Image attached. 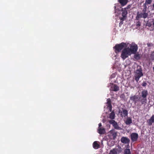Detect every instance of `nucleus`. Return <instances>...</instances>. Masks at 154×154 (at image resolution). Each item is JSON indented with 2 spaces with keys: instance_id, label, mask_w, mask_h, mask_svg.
Returning a JSON list of instances; mask_svg holds the SVG:
<instances>
[{
  "instance_id": "1",
  "label": "nucleus",
  "mask_w": 154,
  "mask_h": 154,
  "mask_svg": "<svg viewBox=\"0 0 154 154\" xmlns=\"http://www.w3.org/2000/svg\"><path fill=\"white\" fill-rule=\"evenodd\" d=\"M143 75V74L142 72V69L141 66H138L137 69L136 70L135 73V79L137 82H138L139 79Z\"/></svg>"
},
{
  "instance_id": "2",
  "label": "nucleus",
  "mask_w": 154,
  "mask_h": 154,
  "mask_svg": "<svg viewBox=\"0 0 154 154\" xmlns=\"http://www.w3.org/2000/svg\"><path fill=\"white\" fill-rule=\"evenodd\" d=\"M127 45L125 43L122 42L119 44H117L116 45L113 47L115 49V52L117 53L121 51L122 49L124 47H127Z\"/></svg>"
},
{
  "instance_id": "3",
  "label": "nucleus",
  "mask_w": 154,
  "mask_h": 154,
  "mask_svg": "<svg viewBox=\"0 0 154 154\" xmlns=\"http://www.w3.org/2000/svg\"><path fill=\"white\" fill-rule=\"evenodd\" d=\"M131 54V53L128 48H125L122 50L121 57L122 59L124 60Z\"/></svg>"
},
{
  "instance_id": "4",
  "label": "nucleus",
  "mask_w": 154,
  "mask_h": 154,
  "mask_svg": "<svg viewBox=\"0 0 154 154\" xmlns=\"http://www.w3.org/2000/svg\"><path fill=\"white\" fill-rule=\"evenodd\" d=\"M148 16V14L147 12H139L137 13V15L136 17V19L137 20H139L140 18H143L144 19L146 18Z\"/></svg>"
},
{
  "instance_id": "5",
  "label": "nucleus",
  "mask_w": 154,
  "mask_h": 154,
  "mask_svg": "<svg viewBox=\"0 0 154 154\" xmlns=\"http://www.w3.org/2000/svg\"><path fill=\"white\" fill-rule=\"evenodd\" d=\"M139 97L138 95H134L130 97V100L134 102L135 105L138 106H141L140 103H138Z\"/></svg>"
},
{
  "instance_id": "6",
  "label": "nucleus",
  "mask_w": 154,
  "mask_h": 154,
  "mask_svg": "<svg viewBox=\"0 0 154 154\" xmlns=\"http://www.w3.org/2000/svg\"><path fill=\"white\" fill-rule=\"evenodd\" d=\"M131 54H135L138 50V46L137 44H134L130 46V48H127Z\"/></svg>"
},
{
  "instance_id": "7",
  "label": "nucleus",
  "mask_w": 154,
  "mask_h": 154,
  "mask_svg": "<svg viewBox=\"0 0 154 154\" xmlns=\"http://www.w3.org/2000/svg\"><path fill=\"white\" fill-rule=\"evenodd\" d=\"M121 152V148L118 147V148H115L110 151L109 154H119Z\"/></svg>"
},
{
  "instance_id": "8",
  "label": "nucleus",
  "mask_w": 154,
  "mask_h": 154,
  "mask_svg": "<svg viewBox=\"0 0 154 154\" xmlns=\"http://www.w3.org/2000/svg\"><path fill=\"white\" fill-rule=\"evenodd\" d=\"M108 136L110 138L115 140L117 136V132L114 130H112L109 131Z\"/></svg>"
},
{
  "instance_id": "9",
  "label": "nucleus",
  "mask_w": 154,
  "mask_h": 154,
  "mask_svg": "<svg viewBox=\"0 0 154 154\" xmlns=\"http://www.w3.org/2000/svg\"><path fill=\"white\" fill-rule=\"evenodd\" d=\"M130 138L132 142H136L138 138V134L136 133H132L130 134Z\"/></svg>"
},
{
  "instance_id": "10",
  "label": "nucleus",
  "mask_w": 154,
  "mask_h": 154,
  "mask_svg": "<svg viewBox=\"0 0 154 154\" xmlns=\"http://www.w3.org/2000/svg\"><path fill=\"white\" fill-rule=\"evenodd\" d=\"M146 25L149 27L152 26L153 28L151 30L153 31L154 30V17L148 21Z\"/></svg>"
},
{
  "instance_id": "11",
  "label": "nucleus",
  "mask_w": 154,
  "mask_h": 154,
  "mask_svg": "<svg viewBox=\"0 0 154 154\" xmlns=\"http://www.w3.org/2000/svg\"><path fill=\"white\" fill-rule=\"evenodd\" d=\"M119 113H120L121 116L122 117H125L127 116L128 114V111L126 109L123 108L122 109V111L119 110Z\"/></svg>"
},
{
  "instance_id": "12",
  "label": "nucleus",
  "mask_w": 154,
  "mask_h": 154,
  "mask_svg": "<svg viewBox=\"0 0 154 154\" xmlns=\"http://www.w3.org/2000/svg\"><path fill=\"white\" fill-rule=\"evenodd\" d=\"M109 122L110 124L112 125L115 129L119 130L120 128L119 127L117 123L115 120H110L109 121Z\"/></svg>"
},
{
  "instance_id": "13",
  "label": "nucleus",
  "mask_w": 154,
  "mask_h": 154,
  "mask_svg": "<svg viewBox=\"0 0 154 154\" xmlns=\"http://www.w3.org/2000/svg\"><path fill=\"white\" fill-rule=\"evenodd\" d=\"M119 87L116 85L112 84L111 86L110 91H117L119 90Z\"/></svg>"
},
{
  "instance_id": "14",
  "label": "nucleus",
  "mask_w": 154,
  "mask_h": 154,
  "mask_svg": "<svg viewBox=\"0 0 154 154\" xmlns=\"http://www.w3.org/2000/svg\"><path fill=\"white\" fill-rule=\"evenodd\" d=\"M121 142L125 144H129L130 140L129 139L126 137H123L121 139Z\"/></svg>"
},
{
  "instance_id": "15",
  "label": "nucleus",
  "mask_w": 154,
  "mask_h": 154,
  "mask_svg": "<svg viewBox=\"0 0 154 154\" xmlns=\"http://www.w3.org/2000/svg\"><path fill=\"white\" fill-rule=\"evenodd\" d=\"M147 98L141 97H139L138 99V102H140L141 105L142 104H145L147 102Z\"/></svg>"
},
{
  "instance_id": "16",
  "label": "nucleus",
  "mask_w": 154,
  "mask_h": 154,
  "mask_svg": "<svg viewBox=\"0 0 154 154\" xmlns=\"http://www.w3.org/2000/svg\"><path fill=\"white\" fill-rule=\"evenodd\" d=\"M149 126L151 125L153 123H154V115H153L147 121Z\"/></svg>"
},
{
  "instance_id": "17",
  "label": "nucleus",
  "mask_w": 154,
  "mask_h": 154,
  "mask_svg": "<svg viewBox=\"0 0 154 154\" xmlns=\"http://www.w3.org/2000/svg\"><path fill=\"white\" fill-rule=\"evenodd\" d=\"M148 95V92L146 90H143L141 93V97H144L147 98V96Z\"/></svg>"
},
{
  "instance_id": "18",
  "label": "nucleus",
  "mask_w": 154,
  "mask_h": 154,
  "mask_svg": "<svg viewBox=\"0 0 154 154\" xmlns=\"http://www.w3.org/2000/svg\"><path fill=\"white\" fill-rule=\"evenodd\" d=\"M97 132L100 134H103L105 133V128H98Z\"/></svg>"
},
{
  "instance_id": "19",
  "label": "nucleus",
  "mask_w": 154,
  "mask_h": 154,
  "mask_svg": "<svg viewBox=\"0 0 154 154\" xmlns=\"http://www.w3.org/2000/svg\"><path fill=\"white\" fill-rule=\"evenodd\" d=\"M107 107L109 108V111L111 112L112 111V106L111 105V101L109 98L107 100Z\"/></svg>"
},
{
  "instance_id": "20",
  "label": "nucleus",
  "mask_w": 154,
  "mask_h": 154,
  "mask_svg": "<svg viewBox=\"0 0 154 154\" xmlns=\"http://www.w3.org/2000/svg\"><path fill=\"white\" fill-rule=\"evenodd\" d=\"M118 1L122 6L126 5L128 2V0H118Z\"/></svg>"
},
{
  "instance_id": "21",
  "label": "nucleus",
  "mask_w": 154,
  "mask_h": 154,
  "mask_svg": "<svg viewBox=\"0 0 154 154\" xmlns=\"http://www.w3.org/2000/svg\"><path fill=\"white\" fill-rule=\"evenodd\" d=\"M93 146L95 149H97L99 148L100 145L97 141H94L93 143Z\"/></svg>"
},
{
  "instance_id": "22",
  "label": "nucleus",
  "mask_w": 154,
  "mask_h": 154,
  "mask_svg": "<svg viewBox=\"0 0 154 154\" xmlns=\"http://www.w3.org/2000/svg\"><path fill=\"white\" fill-rule=\"evenodd\" d=\"M134 54V57L135 60H138L140 59V55L138 53H136Z\"/></svg>"
},
{
  "instance_id": "23",
  "label": "nucleus",
  "mask_w": 154,
  "mask_h": 154,
  "mask_svg": "<svg viewBox=\"0 0 154 154\" xmlns=\"http://www.w3.org/2000/svg\"><path fill=\"white\" fill-rule=\"evenodd\" d=\"M127 14V10H126V8H125L124 10H122V16L123 17H126Z\"/></svg>"
},
{
  "instance_id": "24",
  "label": "nucleus",
  "mask_w": 154,
  "mask_h": 154,
  "mask_svg": "<svg viewBox=\"0 0 154 154\" xmlns=\"http://www.w3.org/2000/svg\"><path fill=\"white\" fill-rule=\"evenodd\" d=\"M115 118V113L113 111H112L111 112L110 114L109 115V118L113 120V119H114Z\"/></svg>"
},
{
  "instance_id": "25",
  "label": "nucleus",
  "mask_w": 154,
  "mask_h": 154,
  "mask_svg": "<svg viewBox=\"0 0 154 154\" xmlns=\"http://www.w3.org/2000/svg\"><path fill=\"white\" fill-rule=\"evenodd\" d=\"M132 122L131 119L130 118H128L125 122V124L127 125H128Z\"/></svg>"
},
{
  "instance_id": "26",
  "label": "nucleus",
  "mask_w": 154,
  "mask_h": 154,
  "mask_svg": "<svg viewBox=\"0 0 154 154\" xmlns=\"http://www.w3.org/2000/svg\"><path fill=\"white\" fill-rule=\"evenodd\" d=\"M124 154H131L129 149H125Z\"/></svg>"
},
{
  "instance_id": "27",
  "label": "nucleus",
  "mask_w": 154,
  "mask_h": 154,
  "mask_svg": "<svg viewBox=\"0 0 154 154\" xmlns=\"http://www.w3.org/2000/svg\"><path fill=\"white\" fill-rule=\"evenodd\" d=\"M152 0H146L145 5H150L152 2Z\"/></svg>"
},
{
  "instance_id": "28",
  "label": "nucleus",
  "mask_w": 154,
  "mask_h": 154,
  "mask_svg": "<svg viewBox=\"0 0 154 154\" xmlns=\"http://www.w3.org/2000/svg\"><path fill=\"white\" fill-rule=\"evenodd\" d=\"M147 5H145V3L143 4V7L144 8L143 9L142 12H146V11H147V6H146Z\"/></svg>"
},
{
  "instance_id": "29",
  "label": "nucleus",
  "mask_w": 154,
  "mask_h": 154,
  "mask_svg": "<svg viewBox=\"0 0 154 154\" xmlns=\"http://www.w3.org/2000/svg\"><path fill=\"white\" fill-rule=\"evenodd\" d=\"M147 45L148 47H151L153 46V44L151 43H148Z\"/></svg>"
},
{
  "instance_id": "30",
  "label": "nucleus",
  "mask_w": 154,
  "mask_h": 154,
  "mask_svg": "<svg viewBox=\"0 0 154 154\" xmlns=\"http://www.w3.org/2000/svg\"><path fill=\"white\" fill-rule=\"evenodd\" d=\"M136 26H141V23L139 21H138L136 23Z\"/></svg>"
},
{
  "instance_id": "31",
  "label": "nucleus",
  "mask_w": 154,
  "mask_h": 154,
  "mask_svg": "<svg viewBox=\"0 0 154 154\" xmlns=\"http://www.w3.org/2000/svg\"><path fill=\"white\" fill-rule=\"evenodd\" d=\"M126 17H121L120 18V20L123 21L125 19Z\"/></svg>"
},
{
  "instance_id": "32",
  "label": "nucleus",
  "mask_w": 154,
  "mask_h": 154,
  "mask_svg": "<svg viewBox=\"0 0 154 154\" xmlns=\"http://www.w3.org/2000/svg\"><path fill=\"white\" fill-rule=\"evenodd\" d=\"M147 85V83L145 82H143L142 84V85L143 86H144V87H145Z\"/></svg>"
},
{
  "instance_id": "33",
  "label": "nucleus",
  "mask_w": 154,
  "mask_h": 154,
  "mask_svg": "<svg viewBox=\"0 0 154 154\" xmlns=\"http://www.w3.org/2000/svg\"><path fill=\"white\" fill-rule=\"evenodd\" d=\"M121 98H124L125 97V95L124 94H122L120 96Z\"/></svg>"
},
{
  "instance_id": "34",
  "label": "nucleus",
  "mask_w": 154,
  "mask_h": 154,
  "mask_svg": "<svg viewBox=\"0 0 154 154\" xmlns=\"http://www.w3.org/2000/svg\"><path fill=\"white\" fill-rule=\"evenodd\" d=\"M123 24V21H121L120 22V23H119V26L120 27Z\"/></svg>"
},
{
  "instance_id": "35",
  "label": "nucleus",
  "mask_w": 154,
  "mask_h": 154,
  "mask_svg": "<svg viewBox=\"0 0 154 154\" xmlns=\"http://www.w3.org/2000/svg\"><path fill=\"white\" fill-rule=\"evenodd\" d=\"M130 7H131L130 5H128L127 6V7L126 8V10H127V9H128V8H130Z\"/></svg>"
},
{
  "instance_id": "36",
  "label": "nucleus",
  "mask_w": 154,
  "mask_h": 154,
  "mask_svg": "<svg viewBox=\"0 0 154 154\" xmlns=\"http://www.w3.org/2000/svg\"><path fill=\"white\" fill-rule=\"evenodd\" d=\"M99 127L98 128H101L100 127L102 126V124L101 123H100L99 125Z\"/></svg>"
},
{
  "instance_id": "37",
  "label": "nucleus",
  "mask_w": 154,
  "mask_h": 154,
  "mask_svg": "<svg viewBox=\"0 0 154 154\" xmlns=\"http://www.w3.org/2000/svg\"><path fill=\"white\" fill-rule=\"evenodd\" d=\"M152 6L153 8H154V3L153 4Z\"/></svg>"
},
{
  "instance_id": "38",
  "label": "nucleus",
  "mask_w": 154,
  "mask_h": 154,
  "mask_svg": "<svg viewBox=\"0 0 154 154\" xmlns=\"http://www.w3.org/2000/svg\"><path fill=\"white\" fill-rule=\"evenodd\" d=\"M153 72H154V66L153 67Z\"/></svg>"
}]
</instances>
